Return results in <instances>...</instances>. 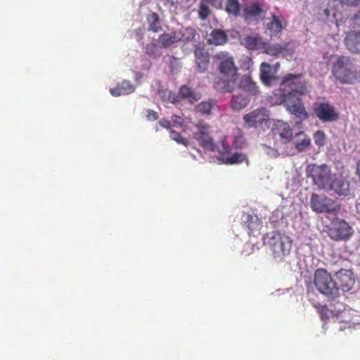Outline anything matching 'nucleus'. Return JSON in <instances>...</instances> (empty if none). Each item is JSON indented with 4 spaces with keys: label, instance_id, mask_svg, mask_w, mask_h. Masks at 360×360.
I'll list each match as a JSON object with an SVG mask.
<instances>
[{
    "label": "nucleus",
    "instance_id": "c756f323",
    "mask_svg": "<svg viewBox=\"0 0 360 360\" xmlns=\"http://www.w3.org/2000/svg\"><path fill=\"white\" fill-rule=\"evenodd\" d=\"M147 21L148 22V30L153 32H158L162 30V26L160 22V18L156 13H152L147 16Z\"/></svg>",
    "mask_w": 360,
    "mask_h": 360
},
{
    "label": "nucleus",
    "instance_id": "20e7f679",
    "mask_svg": "<svg viewBox=\"0 0 360 360\" xmlns=\"http://www.w3.org/2000/svg\"><path fill=\"white\" fill-rule=\"evenodd\" d=\"M277 104H283L287 110L297 117L305 120L308 118V113L302 104V100L292 91L283 92L277 89L274 92Z\"/></svg>",
    "mask_w": 360,
    "mask_h": 360
},
{
    "label": "nucleus",
    "instance_id": "412c9836",
    "mask_svg": "<svg viewBox=\"0 0 360 360\" xmlns=\"http://www.w3.org/2000/svg\"><path fill=\"white\" fill-rule=\"evenodd\" d=\"M181 41V35L177 30L170 33H163L160 34L158 39L159 47L167 49L174 44Z\"/></svg>",
    "mask_w": 360,
    "mask_h": 360
},
{
    "label": "nucleus",
    "instance_id": "4be33fe9",
    "mask_svg": "<svg viewBox=\"0 0 360 360\" xmlns=\"http://www.w3.org/2000/svg\"><path fill=\"white\" fill-rule=\"evenodd\" d=\"M207 41L209 44L222 46L228 41V35L223 30L214 29L208 35Z\"/></svg>",
    "mask_w": 360,
    "mask_h": 360
},
{
    "label": "nucleus",
    "instance_id": "a211bd4d",
    "mask_svg": "<svg viewBox=\"0 0 360 360\" xmlns=\"http://www.w3.org/2000/svg\"><path fill=\"white\" fill-rule=\"evenodd\" d=\"M274 136H278L284 143L289 142L292 137V131L289 124L283 121L278 120L272 129Z\"/></svg>",
    "mask_w": 360,
    "mask_h": 360
},
{
    "label": "nucleus",
    "instance_id": "b1692460",
    "mask_svg": "<svg viewBox=\"0 0 360 360\" xmlns=\"http://www.w3.org/2000/svg\"><path fill=\"white\" fill-rule=\"evenodd\" d=\"M238 87L253 96L257 95L259 92V87L250 75L242 76Z\"/></svg>",
    "mask_w": 360,
    "mask_h": 360
},
{
    "label": "nucleus",
    "instance_id": "39448f33",
    "mask_svg": "<svg viewBox=\"0 0 360 360\" xmlns=\"http://www.w3.org/2000/svg\"><path fill=\"white\" fill-rule=\"evenodd\" d=\"M268 245L272 252L274 258L278 262H282L288 256L292 248L290 238L284 233L273 232L269 237Z\"/></svg>",
    "mask_w": 360,
    "mask_h": 360
},
{
    "label": "nucleus",
    "instance_id": "a878e982",
    "mask_svg": "<svg viewBox=\"0 0 360 360\" xmlns=\"http://www.w3.org/2000/svg\"><path fill=\"white\" fill-rule=\"evenodd\" d=\"M135 91V86L128 80H123L122 83L116 87L110 90L113 96H120L133 93Z\"/></svg>",
    "mask_w": 360,
    "mask_h": 360
},
{
    "label": "nucleus",
    "instance_id": "f03ea898",
    "mask_svg": "<svg viewBox=\"0 0 360 360\" xmlns=\"http://www.w3.org/2000/svg\"><path fill=\"white\" fill-rule=\"evenodd\" d=\"M313 283L316 289L329 300L335 301L340 297V292L337 282L326 269H317L314 274Z\"/></svg>",
    "mask_w": 360,
    "mask_h": 360
},
{
    "label": "nucleus",
    "instance_id": "ddd939ff",
    "mask_svg": "<svg viewBox=\"0 0 360 360\" xmlns=\"http://www.w3.org/2000/svg\"><path fill=\"white\" fill-rule=\"evenodd\" d=\"M264 15V5L259 2L252 3L243 10V18L248 23L258 22L263 19Z\"/></svg>",
    "mask_w": 360,
    "mask_h": 360
},
{
    "label": "nucleus",
    "instance_id": "2f4dec72",
    "mask_svg": "<svg viewBox=\"0 0 360 360\" xmlns=\"http://www.w3.org/2000/svg\"><path fill=\"white\" fill-rule=\"evenodd\" d=\"M226 11L234 16L240 15V4L238 0H226Z\"/></svg>",
    "mask_w": 360,
    "mask_h": 360
},
{
    "label": "nucleus",
    "instance_id": "58836bf2",
    "mask_svg": "<svg viewBox=\"0 0 360 360\" xmlns=\"http://www.w3.org/2000/svg\"><path fill=\"white\" fill-rule=\"evenodd\" d=\"M245 143V139L243 136H238L235 138L233 146L236 148H241Z\"/></svg>",
    "mask_w": 360,
    "mask_h": 360
},
{
    "label": "nucleus",
    "instance_id": "2eb2a0df",
    "mask_svg": "<svg viewBox=\"0 0 360 360\" xmlns=\"http://www.w3.org/2000/svg\"><path fill=\"white\" fill-rule=\"evenodd\" d=\"M335 276L340 292V290L345 292L349 291L353 288L355 279L354 275L351 270L342 269L336 272Z\"/></svg>",
    "mask_w": 360,
    "mask_h": 360
},
{
    "label": "nucleus",
    "instance_id": "4c0bfd02",
    "mask_svg": "<svg viewBox=\"0 0 360 360\" xmlns=\"http://www.w3.org/2000/svg\"><path fill=\"white\" fill-rule=\"evenodd\" d=\"M283 48L278 44L269 46L266 49V53L271 56H276L283 51Z\"/></svg>",
    "mask_w": 360,
    "mask_h": 360
},
{
    "label": "nucleus",
    "instance_id": "6ab92c4d",
    "mask_svg": "<svg viewBox=\"0 0 360 360\" xmlns=\"http://www.w3.org/2000/svg\"><path fill=\"white\" fill-rule=\"evenodd\" d=\"M330 188L339 195H352L354 191L350 183L343 178H336L330 184Z\"/></svg>",
    "mask_w": 360,
    "mask_h": 360
},
{
    "label": "nucleus",
    "instance_id": "0eeeda50",
    "mask_svg": "<svg viewBox=\"0 0 360 360\" xmlns=\"http://www.w3.org/2000/svg\"><path fill=\"white\" fill-rule=\"evenodd\" d=\"M196 130L193 132V138L199 145L205 150L217 151L219 148L214 143L213 139L210 136V127L207 124L199 123L195 125Z\"/></svg>",
    "mask_w": 360,
    "mask_h": 360
},
{
    "label": "nucleus",
    "instance_id": "7c9ffc66",
    "mask_svg": "<svg viewBox=\"0 0 360 360\" xmlns=\"http://www.w3.org/2000/svg\"><path fill=\"white\" fill-rule=\"evenodd\" d=\"M178 32L181 35V40L185 43L193 41L195 39L196 31L192 27H186Z\"/></svg>",
    "mask_w": 360,
    "mask_h": 360
},
{
    "label": "nucleus",
    "instance_id": "5701e85b",
    "mask_svg": "<svg viewBox=\"0 0 360 360\" xmlns=\"http://www.w3.org/2000/svg\"><path fill=\"white\" fill-rule=\"evenodd\" d=\"M244 223L248 229V233L250 235L256 236L259 234L262 227V221L255 215L247 214Z\"/></svg>",
    "mask_w": 360,
    "mask_h": 360
},
{
    "label": "nucleus",
    "instance_id": "6e6552de",
    "mask_svg": "<svg viewBox=\"0 0 360 360\" xmlns=\"http://www.w3.org/2000/svg\"><path fill=\"white\" fill-rule=\"evenodd\" d=\"M352 234V228L344 220L338 219L333 221L328 231L330 238L336 241L347 240Z\"/></svg>",
    "mask_w": 360,
    "mask_h": 360
},
{
    "label": "nucleus",
    "instance_id": "c9c22d12",
    "mask_svg": "<svg viewBox=\"0 0 360 360\" xmlns=\"http://www.w3.org/2000/svg\"><path fill=\"white\" fill-rule=\"evenodd\" d=\"M314 307L316 309L322 320L328 319L329 318V309L326 305L316 303L314 304Z\"/></svg>",
    "mask_w": 360,
    "mask_h": 360
},
{
    "label": "nucleus",
    "instance_id": "7ed1b4c3",
    "mask_svg": "<svg viewBox=\"0 0 360 360\" xmlns=\"http://www.w3.org/2000/svg\"><path fill=\"white\" fill-rule=\"evenodd\" d=\"M333 75L342 84H354L359 80L360 74L351 60L346 56H340L334 63Z\"/></svg>",
    "mask_w": 360,
    "mask_h": 360
},
{
    "label": "nucleus",
    "instance_id": "72a5a7b5",
    "mask_svg": "<svg viewBox=\"0 0 360 360\" xmlns=\"http://www.w3.org/2000/svg\"><path fill=\"white\" fill-rule=\"evenodd\" d=\"M297 136H301V139H297L295 143V148L298 151L304 150L311 143L310 139L307 136L304 132L297 134Z\"/></svg>",
    "mask_w": 360,
    "mask_h": 360
},
{
    "label": "nucleus",
    "instance_id": "423d86ee",
    "mask_svg": "<svg viewBox=\"0 0 360 360\" xmlns=\"http://www.w3.org/2000/svg\"><path fill=\"white\" fill-rule=\"evenodd\" d=\"M302 74L289 73L285 75L278 89L283 92L292 91L300 96L307 93V82L302 79Z\"/></svg>",
    "mask_w": 360,
    "mask_h": 360
},
{
    "label": "nucleus",
    "instance_id": "ea45409f",
    "mask_svg": "<svg viewBox=\"0 0 360 360\" xmlns=\"http://www.w3.org/2000/svg\"><path fill=\"white\" fill-rule=\"evenodd\" d=\"M325 140V134L322 131H318L315 134V142L318 145H323Z\"/></svg>",
    "mask_w": 360,
    "mask_h": 360
},
{
    "label": "nucleus",
    "instance_id": "37998d69",
    "mask_svg": "<svg viewBox=\"0 0 360 360\" xmlns=\"http://www.w3.org/2000/svg\"><path fill=\"white\" fill-rule=\"evenodd\" d=\"M159 124L162 127L166 128L167 129H169V131L172 130V122L170 120L167 119H162L161 120L159 121Z\"/></svg>",
    "mask_w": 360,
    "mask_h": 360
},
{
    "label": "nucleus",
    "instance_id": "393cba45",
    "mask_svg": "<svg viewBox=\"0 0 360 360\" xmlns=\"http://www.w3.org/2000/svg\"><path fill=\"white\" fill-rule=\"evenodd\" d=\"M286 25V22L284 24L283 23L281 17H278L276 15H272L270 22H268L266 25V29L270 32L271 36L277 35L281 33L283 29L285 28Z\"/></svg>",
    "mask_w": 360,
    "mask_h": 360
},
{
    "label": "nucleus",
    "instance_id": "aec40b11",
    "mask_svg": "<svg viewBox=\"0 0 360 360\" xmlns=\"http://www.w3.org/2000/svg\"><path fill=\"white\" fill-rule=\"evenodd\" d=\"M345 44L351 52L360 53V32H348L345 38Z\"/></svg>",
    "mask_w": 360,
    "mask_h": 360
},
{
    "label": "nucleus",
    "instance_id": "c85d7f7f",
    "mask_svg": "<svg viewBox=\"0 0 360 360\" xmlns=\"http://www.w3.org/2000/svg\"><path fill=\"white\" fill-rule=\"evenodd\" d=\"M260 79L266 86H270L274 79L271 75V67L267 63H262L260 65Z\"/></svg>",
    "mask_w": 360,
    "mask_h": 360
},
{
    "label": "nucleus",
    "instance_id": "1a4fd4ad",
    "mask_svg": "<svg viewBox=\"0 0 360 360\" xmlns=\"http://www.w3.org/2000/svg\"><path fill=\"white\" fill-rule=\"evenodd\" d=\"M314 111L316 117L323 122L336 121L339 118V113L335 107L328 102L315 103Z\"/></svg>",
    "mask_w": 360,
    "mask_h": 360
},
{
    "label": "nucleus",
    "instance_id": "79ce46f5",
    "mask_svg": "<svg viewBox=\"0 0 360 360\" xmlns=\"http://www.w3.org/2000/svg\"><path fill=\"white\" fill-rule=\"evenodd\" d=\"M172 122H173L174 126V125L183 126L184 119L181 116L174 115L172 117Z\"/></svg>",
    "mask_w": 360,
    "mask_h": 360
},
{
    "label": "nucleus",
    "instance_id": "a18cd8bd",
    "mask_svg": "<svg viewBox=\"0 0 360 360\" xmlns=\"http://www.w3.org/2000/svg\"><path fill=\"white\" fill-rule=\"evenodd\" d=\"M356 174L360 181V160L356 163Z\"/></svg>",
    "mask_w": 360,
    "mask_h": 360
},
{
    "label": "nucleus",
    "instance_id": "f3484780",
    "mask_svg": "<svg viewBox=\"0 0 360 360\" xmlns=\"http://www.w3.org/2000/svg\"><path fill=\"white\" fill-rule=\"evenodd\" d=\"M195 69L198 72H205L209 66L210 54L203 48H196L194 51Z\"/></svg>",
    "mask_w": 360,
    "mask_h": 360
},
{
    "label": "nucleus",
    "instance_id": "473e14b6",
    "mask_svg": "<svg viewBox=\"0 0 360 360\" xmlns=\"http://www.w3.org/2000/svg\"><path fill=\"white\" fill-rule=\"evenodd\" d=\"M214 104L215 102L214 100L202 101L196 106L195 110L202 115H210Z\"/></svg>",
    "mask_w": 360,
    "mask_h": 360
},
{
    "label": "nucleus",
    "instance_id": "cd10ccee",
    "mask_svg": "<svg viewBox=\"0 0 360 360\" xmlns=\"http://www.w3.org/2000/svg\"><path fill=\"white\" fill-rule=\"evenodd\" d=\"M250 103V99L242 94L233 95L231 100V108L235 111L245 108Z\"/></svg>",
    "mask_w": 360,
    "mask_h": 360
},
{
    "label": "nucleus",
    "instance_id": "49530a36",
    "mask_svg": "<svg viewBox=\"0 0 360 360\" xmlns=\"http://www.w3.org/2000/svg\"><path fill=\"white\" fill-rule=\"evenodd\" d=\"M202 1L211 5H214L215 4L217 3V0H203Z\"/></svg>",
    "mask_w": 360,
    "mask_h": 360
},
{
    "label": "nucleus",
    "instance_id": "9d476101",
    "mask_svg": "<svg viewBox=\"0 0 360 360\" xmlns=\"http://www.w3.org/2000/svg\"><path fill=\"white\" fill-rule=\"evenodd\" d=\"M310 176L314 184L319 188H325L330 181V170L326 165H312L310 169Z\"/></svg>",
    "mask_w": 360,
    "mask_h": 360
},
{
    "label": "nucleus",
    "instance_id": "f8f14e48",
    "mask_svg": "<svg viewBox=\"0 0 360 360\" xmlns=\"http://www.w3.org/2000/svg\"><path fill=\"white\" fill-rule=\"evenodd\" d=\"M333 201L325 195L314 193L311 197V208L317 213L330 212L333 210Z\"/></svg>",
    "mask_w": 360,
    "mask_h": 360
},
{
    "label": "nucleus",
    "instance_id": "f257e3e1",
    "mask_svg": "<svg viewBox=\"0 0 360 360\" xmlns=\"http://www.w3.org/2000/svg\"><path fill=\"white\" fill-rule=\"evenodd\" d=\"M212 60L219 74L223 77L215 79L214 88L221 92H232L238 72L234 57L227 51H219L213 56Z\"/></svg>",
    "mask_w": 360,
    "mask_h": 360
},
{
    "label": "nucleus",
    "instance_id": "c03bdc74",
    "mask_svg": "<svg viewBox=\"0 0 360 360\" xmlns=\"http://www.w3.org/2000/svg\"><path fill=\"white\" fill-rule=\"evenodd\" d=\"M353 22L355 26L360 27V10L354 16Z\"/></svg>",
    "mask_w": 360,
    "mask_h": 360
},
{
    "label": "nucleus",
    "instance_id": "9b49d317",
    "mask_svg": "<svg viewBox=\"0 0 360 360\" xmlns=\"http://www.w3.org/2000/svg\"><path fill=\"white\" fill-rule=\"evenodd\" d=\"M243 120L248 127H257L268 122L269 115L265 108H260L245 114Z\"/></svg>",
    "mask_w": 360,
    "mask_h": 360
},
{
    "label": "nucleus",
    "instance_id": "bb28decb",
    "mask_svg": "<svg viewBox=\"0 0 360 360\" xmlns=\"http://www.w3.org/2000/svg\"><path fill=\"white\" fill-rule=\"evenodd\" d=\"M240 44L248 50H258L262 45V37L258 34L246 36L241 39Z\"/></svg>",
    "mask_w": 360,
    "mask_h": 360
},
{
    "label": "nucleus",
    "instance_id": "a19ab883",
    "mask_svg": "<svg viewBox=\"0 0 360 360\" xmlns=\"http://www.w3.org/2000/svg\"><path fill=\"white\" fill-rule=\"evenodd\" d=\"M146 117L148 120L150 121H155L156 120H158V112L153 110H146Z\"/></svg>",
    "mask_w": 360,
    "mask_h": 360
},
{
    "label": "nucleus",
    "instance_id": "e433bc0d",
    "mask_svg": "<svg viewBox=\"0 0 360 360\" xmlns=\"http://www.w3.org/2000/svg\"><path fill=\"white\" fill-rule=\"evenodd\" d=\"M199 18L201 20H205L210 14V10L208 6L204 1H202L200 4L199 8Z\"/></svg>",
    "mask_w": 360,
    "mask_h": 360
},
{
    "label": "nucleus",
    "instance_id": "f704fd0d",
    "mask_svg": "<svg viewBox=\"0 0 360 360\" xmlns=\"http://www.w3.org/2000/svg\"><path fill=\"white\" fill-rule=\"evenodd\" d=\"M169 133L170 138L179 144H182L185 146L188 145L189 141L186 139L183 138L180 133L175 131L174 130H170Z\"/></svg>",
    "mask_w": 360,
    "mask_h": 360
},
{
    "label": "nucleus",
    "instance_id": "dca6fc26",
    "mask_svg": "<svg viewBox=\"0 0 360 360\" xmlns=\"http://www.w3.org/2000/svg\"><path fill=\"white\" fill-rule=\"evenodd\" d=\"M230 148L228 145L222 143L221 148H219L217 152L221 155V160L223 163L226 165H235L240 164L243 162L247 161L248 158L246 155L241 153H235L231 155L226 156V155L229 153Z\"/></svg>",
    "mask_w": 360,
    "mask_h": 360
},
{
    "label": "nucleus",
    "instance_id": "4468645a",
    "mask_svg": "<svg viewBox=\"0 0 360 360\" xmlns=\"http://www.w3.org/2000/svg\"><path fill=\"white\" fill-rule=\"evenodd\" d=\"M179 98L186 100L189 103L193 104L200 99L201 94L188 85H182L179 89V96H169V100H170L171 103H176L179 101Z\"/></svg>",
    "mask_w": 360,
    "mask_h": 360
}]
</instances>
